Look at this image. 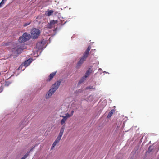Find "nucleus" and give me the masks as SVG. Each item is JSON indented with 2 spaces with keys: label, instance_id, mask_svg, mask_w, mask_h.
Instances as JSON below:
<instances>
[{
  "label": "nucleus",
  "instance_id": "f257e3e1",
  "mask_svg": "<svg viewBox=\"0 0 159 159\" xmlns=\"http://www.w3.org/2000/svg\"><path fill=\"white\" fill-rule=\"evenodd\" d=\"M61 83V81H58L52 85L51 88L46 95V98H49L54 93L60 85Z\"/></svg>",
  "mask_w": 159,
  "mask_h": 159
},
{
  "label": "nucleus",
  "instance_id": "f03ea898",
  "mask_svg": "<svg viewBox=\"0 0 159 159\" xmlns=\"http://www.w3.org/2000/svg\"><path fill=\"white\" fill-rule=\"evenodd\" d=\"M91 48V47L90 46L88 47L81 58H80V64H82L86 60L88 56Z\"/></svg>",
  "mask_w": 159,
  "mask_h": 159
},
{
  "label": "nucleus",
  "instance_id": "7ed1b4c3",
  "mask_svg": "<svg viewBox=\"0 0 159 159\" xmlns=\"http://www.w3.org/2000/svg\"><path fill=\"white\" fill-rule=\"evenodd\" d=\"M24 49L23 46L21 45H18L16 47L12 48V52L16 56L20 54Z\"/></svg>",
  "mask_w": 159,
  "mask_h": 159
},
{
  "label": "nucleus",
  "instance_id": "20e7f679",
  "mask_svg": "<svg viewBox=\"0 0 159 159\" xmlns=\"http://www.w3.org/2000/svg\"><path fill=\"white\" fill-rule=\"evenodd\" d=\"M40 33V30L38 29L34 28L31 31V37L33 39H35L38 37Z\"/></svg>",
  "mask_w": 159,
  "mask_h": 159
},
{
  "label": "nucleus",
  "instance_id": "39448f33",
  "mask_svg": "<svg viewBox=\"0 0 159 159\" xmlns=\"http://www.w3.org/2000/svg\"><path fill=\"white\" fill-rule=\"evenodd\" d=\"M56 73V72H54L50 74L49 75L48 77V78L47 79L46 81H50L54 77Z\"/></svg>",
  "mask_w": 159,
  "mask_h": 159
},
{
  "label": "nucleus",
  "instance_id": "423d86ee",
  "mask_svg": "<svg viewBox=\"0 0 159 159\" xmlns=\"http://www.w3.org/2000/svg\"><path fill=\"white\" fill-rule=\"evenodd\" d=\"M57 22L56 20H51L50 21V23L48 24V27L50 28H52L54 25H55V24H56Z\"/></svg>",
  "mask_w": 159,
  "mask_h": 159
},
{
  "label": "nucleus",
  "instance_id": "0eeeda50",
  "mask_svg": "<svg viewBox=\"0 0 159 159\" xmlns=\"http://www.w3.org/2000/svg\"><path fill=\"white\" fill-rule=\"evenodd\" d=\"M92 69L91 68H88L85 73V76L88 77L89 75L92 72Z\"/></svg>",
  "mask_w": 159,
  "mask_h": 159
},
{
  "label": "nucleus",
  "instance_id": "6e6552de",
  "mask_svg": "<svg viewBox=\"0 0 159 159\" xmlns=\"http://www.w3.org/2000/svg\"><path fill=\"white\" fill-rule=\"evenodd\" d=\"M23 37L25 38V39H26L27 41L29 40L30 39L31 36L30 34H27L26 33H25L23 34Z\"/></svg>",
  "mask_w": 159,
  "mask_h": 159
},
{
  "label": "nucleus",
  "instance_id": "1a4fd4ad",
  "mask_svg": "<svg viewBox=\"0 0 159 159\" xmlns=\"http://www.w3.org/2000/svg\"><path fill=\"white\" fill-rule=\"evenodd\" d=\"M43 44L42 42L37 43L36 45V48L39 49L42 48L43 47Z\"/></svg>",
  "mask_w": 159,
  "mask_h": 159
},
{
  "label": "nucleus",
  "instance_id": "9d476101",
  "mask_svg": "<svg viewBox=\"0 0 159 159\" xmlns=\"http://www.w3.org/2000/svg\"><path fill=\"white\" fill-rule=\"evenodd\" d=\"M54 11L52 10H48L46 12V15L48 16L51 15L54 12Z\"/></svg>",
  "mask_w": 159,
  "mask_h": 159
},
{
  "label": "nucleus",
  "instance_id": "9b49d317",
  "mask_svg": "<svg viewBox=\"0 0 159 159\" xmlns=\"http://www.w3.org/2000/svg\"><path fill=\"white\" fill-rule=\"evenodd\" d=\"M19 41L20 43H24L26 41V40L25 39L23 35L22 36L19 37Z\"/></svg>",
  "mask_w": 159,
  "mask_h": 159
},
{
  "label": "nucleus",
  "instance_id": "f8f14e48",
  "mask_svg": "<svg viewBox=\"0 0 159 159\" xmlns=\"http://www.w3.org/2000/svg\"><path fill=\"white\" fill-rule=\"evenodd\" d=\"M31 62L32 61L30 59H28L24 62V65L25 66H27L30 65Z\"/></svg>",
  "mask_w": 159,
  "mask_h": 159
},
{
  "label": "nucleus",
  "instance_id": "ddd939ff",
  "mask_svg": "<svg viewBox=\"0 0 159 159\" xmlns=\"http://www.w3.org/2000/svg\"><path fill=\"white\" fill-rule=\"evenodd\" d=\"M65 128V125H63L61 127V128L60 129V132L59 134V135H60L61 136H62V135H63Z\"/></svg>",
  "mask_w": 159,
  "mask_h": 159
},
{
  "label": "nucleus",
  "instance_id": "4468645a",
  "mask_svg": "<svg viewBox=\"0 0 159 159\" xmlns=\"http://www.w3.org/2000/svg\"><path fill=\"white\" fill-rule=\"evenodd\" d=\"M115 111V110L112 109L110 111L108 114V115L107 117L108 118H110L112 115L113 112Z\"/></svg>",
  "mask_w": 159,
  "mask_h": 159
},
{
  "label": "nucleus",
  "instance_id": "2eb2a0df",
  "mask_svg": "<svg viewBox=\"0 0 159 159\" xmlns=\"http://www.w3.org/2000/svg\"><path fill=\"white\" fill-rule=\"evenodd\" d=\"M61 117L63 118L61 121V125H63L65 123V122L66 121L67 119H66V118H65L64 116H61Z\"/></svg>",
  "mask_w": 159,
  "mask_h": 159
},
{
  "label": "nucleus",
  "instance_id": "dca6fc26",
  "mask_svg": "<svg viewBox=\"0 0 159 159\" xmlns=\"http://www.w3.org/2000/svg\"><path fill=\"white\" fill-rule=\"evenodd\" d=\"M61 137L62 136L59 135L55 141L57 143H58L60 140Z\"/></svg>",
  "mask_w": 159,
  "mask_h": 159
},
{
  "label": "nucleus",
  "instance_id": "f3484780",
  "mask_svg": "<svg viewBox=\"0 0 159 159\" xmlns=\"http://www.w3.org/2000/svg\"><path fill=\"white\" fill-rule=\"evenodd\" d=\"M87 77H86L85 75H84V76L82 77L80 80V83L84 82Z\"/></svg>",
  "mask_w": 159,
  "mask_h": 159
},
{
  "label": "nucleus",
  "instance_id": "a211bd4d",
  "mask_svg": "<svg viewBox=\"0 0 159 159\" xmlns=\"http://www.w3.org/2000/svg\"><path fill=\"white\" fill-rule=\"evenodd\" d=\"M58 143H57L55 141H54V142L53 143L52 145V147H51V149H53L54 147L55 146L57 145V144Z\"/></svg>",
  "mask_w": 159,
  "mask_h": 159
},
{
  "label": "nucleus",
  "instance_id": "6ab92c4d",
  "mask_svg": "<svg viewBox=\"0 0 159 159\" xmlns=\"http://www.w3.org/2000/svg\"><path fill=\"white\" fill-rule=\"evenodd\" d=\"M58 143H57L55 141H54V142L53 143L52 145V147H51V149H53L54 147L55 146L57 145V144Z\"/></svg>",
  "mask_w": 159,
  "mask_h": 159
},
{
  "label": "nucleus",
  "instance_id": "aec40b11",
  "mask_svg": "<svg viewBox=\"0 0 159 159\" xmlns=\"http://www.w3.org/2000/svg\"><path fill=\"white\" fill-rule=\"evenodd\" d=\"M71 116H72V115L69 114L67 113L66 114V116H64V117L66 118V119H67V118L70 117Z\"/></svg>",
  "mask_w": 159,
  "mask_h": 159
},
{
  "label": "nucleus",
  "instance_id": "412c9836",
  "mask_svg": "<svg viewBox=\"0 0 159 159\" xmlns=\"http://www.w3.org/2000/svg\"><path fill=\"white\" fill-rule=\"evenodd\" d=\"M29 152H27L25 154L23 157H22L23 158H24V159H25L29 155Z\"/></svg>",
  "mask_w": 159,
  "mask_h": 159
},
{
  "label": "nucleus",
  "instance_id": "4be33fe9",
  "mask_svg": "<svg viewBox=\"0 0 159 159\" xmlns=\"http://www.w3.org/2000/svg\"><path fill=\"white\" fill-rule=\"evenodd\" d=\"M5 2L2 0L1 3H0V7H1L5 3Z\"/></svg>",
  "mask_w": 159,
  "mask_h": 159
},
{
  "label": "nucleus",
  "instance_id": "5701e85b",
  "mask_svg": "<svg viewBox=\"0 0 159 159\" xmlns=\"http://www.w3.org/2000/svg\"><path fill=\"white\" fill-rule=\"evenodd\" d=\"M93 89V86H88L86 88V89Z\"/></svg>",
  "mask_w": 159,
  "mask_h": 159
},
{
  "label": "nucleus",
  "instance_id": "b1692460",
  "mask_svg": "<svg viewBox=\"0 0 159 159\" xmlns=\"http://www.w3.org/2000/svg\"><path fill=\"white\" fill-rule=\"evenodd\" d=\"M30 22L25 23L23 25V26L24 27H26L28 25H29V24H30Z\"/></svg>",
  "mask_w": 159,
  "mask_h": 159
},
{
  "label": "nucleus",
  "instance_id": "393cba45",
  "mask_svg": "<svg viewBox=\"0 0 159 159\" xmlns=\"http://www.w3.org/2000/svg\"><path fill=\"white\" fill-rule=\"evenodd\" d=\"M152 150V149L151 148V146H149L148 148V150L149 152H151Z\"/></svg>",
  "mask_w": 159,
  "mask_h": 159
},
{
  "label": "nucleus",
  "instance_id": "a878e982",
  "mask_svg": "<svg viewBox=\"0 0 159 159\" xmlns=\"http://www.w3.org/2000/svg\"><path fill=\"white\" fill-rule=\"evenodd\" d=\"M3 91V89L2 88H0V93L2 92Z\"/></svg>",
  "mask_w": 159,
  "mask_h": 159
},
{
  "label": "nucleus",
  "instance_id": "bb28decb",
  "mask_svg": "<svg viewBox=\"0 0 159 159\" xmlns=\"http://www.w3.org/2000/svg\"><path fill=\"white\" fill-rule=\"evenodd\" d=\"M34 148V147L33 148H31V149L30 150V151H29L28 152H29V153H30L31 151H32V150H33V148Z\"/></svg>",
  "mask_w": 159,
  "mask_h": 159
},
{
  "label": "nucleus",
  "instance_id": "cd10ccee",
  "mask_svg": "<svg viewBox=\"0 0 159 159\" xmlns=\"http://www.w3.org/2000/svg\"><path fill=\"white\" fill-rule=\"evenodd\" d=\"M80 65V61H79L78 62V63H77V67H78L79 66V65Z\"/></svg>",
  "mask_w": 159,
  "mask_h": 159
},
{
  "label": "nucleus",
  "instance_id": "c85d7f7f",
  "mask_svg": "<svg viewBox=\"0 0 159 159\" xmlns=\"http://www.w3.org/2000/svg\"><path fill=\"white\" fill-rule=\"evenodd\" d=\"M74 112V111L73 110L71 111V113L70 115H72V116L73 115Z\"/></svg>",
  "mask_w": 159,
  "mask_h": 159
},
{
  "label": "nucleus",
  "instance_id": "c756f323",
  "mask_svg": "<svg viewBox=\"0 0 159 159\" xmlns=\"http://www.w3.org/2000/svg\"><path fill=\"white\" fill-rule=\"evenodd\" d=\"M3 1L5 2L7 0H3Z\"/></svg>",
  "mask_w": 159,
  "mask_h": 159
},
{
  "label": "nucleus",
  "instance_id": "7c9ffc66",
  "mask_svg": "<svg viewBox=\"0 0 159 159\" xmlns=\"http://www.w3.org/2000/svg\"><path fill=\"white\" fill-rule=\"evenodd\" d=\"M21 159H24V158H23V157H22Z\"/></svg>",
  "mask_w": 159,
  "mask_h": 159
},
{
  "label": "nucleus",
  "instance_id": "2f4dec72",
  "mask_svg": "<svg viewBox=\"0 0 159 159\" xmlns=\"http://www.w3.org/2000/svg\"><path fill=\"white\" fill-rule=\"evenodd\" d=\"M93 50H91V52Z\"/></svg>",
  "mask_w": 159,
  "mask_h": 159
}]
</instances>
